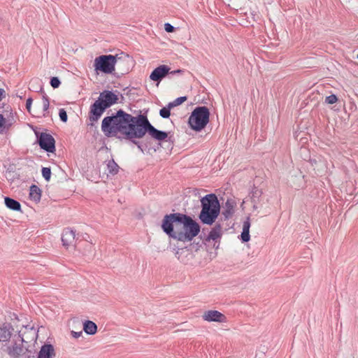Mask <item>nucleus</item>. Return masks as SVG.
Returning a JSON list of instances; mask_svg holds the SVG:
<instances>
[{"mask_svg": "<svg viewBox=\"0 0 358 358\" xmlns=\"http://www.w3.org/2000/svg\"><path fill=\"white\" fill-rule=\"evenodd\" d=\"M5 122L6 120L3 117V115L0 114V134H2L5 130Z\"/></svg>", "mask_w": 358, "mask_h": 358, "instance_id": "nucleus-32", "label": "nucleus"}, {"mask_svg": "<svg viewBox=\"0 0 358 358\" xmlns=\"http://www.w3.org/2000/svg\"><path fill=\"white\" fill-rule=\"evenodd\" d=\"M146 134H148L152 138L158 141H164L168 137L167 132L156 129L150 123L147 115H145L138 133V140L143 138Z\"/></svg>", "mask_w": 358, "mask_h": 358, "instance_id": "nucleus-6", "label": "nucleus"}, {"mask_svg": "<svg viewBox=\"0 0 358 358\" xmlns=\"http://www.w3.org/2000/svg\"><path fill=\"white\" fill-rule=\"evenodd\" d=\"M5 205L10 210L15 211H21V205L19 201L10 197H5Z\"/></svg>", "mask_w": 358, "mask_h": 358, "instance_id": "nucleus-18", "label": "nucleus"}, {"mask_svg": "<svg viewBox=\"0 0 358 358\" xmlns=\"http://www.w3.org/2000/svg\"><path fill=\"white\" fill-rule=\"evenodd\" d=\"M13 329L10 324H3L0 327V342H7L10 340Z\"/></svg>", "mask_w": 358, "mask_h": 358, "instance_id": "nucleus-15", "label": "nucleus"}, {"mask_svg": "<svg viewBox=\"0 0 358 358\" xmlns=\"http://www.w3.org/2000/svg\"><path fill=\"white\" fill-rule=\"evenodd\" d=\"M49 106H50V101H49V99L48 97L46 96V95H43V116L44 117H46L48 115V108H49Z\"/></svg>", "mask_w": 358, "mask_h": 358, "instance_id": "nucleus-26", "label": "nucleus"}, {"mask_svg": "<svg viewBox=\"0 0 358 358\" xmlns=\"http://www.w3.org/2000/svg\"><path fill=\"white\" fill-rule=\"evenodd\" d=\"M252 203V208L254 210H257L259 206H258V204L259 203Z\"/></svg>", "mask_w": 358, "mask_h": 358, "instance_id": "nucleus-37", "label": "nucleus"}, {"mask_svg": "<svg viewBox=\"0 0 358 358\" xmlns=\"http://www.w3.org/2000/svg\"><path fill=\"white\" fill-rule=\"evenodd\" d=\"M24 348L21 345L15 344L11 348H8V355L13 357H17L23 353Z\"/></svg>", "mask_w": 358, "mask_h": 358, "instance_id": "nucleus-21", "label": "nucleus"}, {"mask_svg": "<svg viewBox=\"0 0 358 358\" xmlns=\"http://www.w3.org/2000/svg\"><path fill=\"white\" fill-rule=\"evenodd\" d=\"M202 317L203 320L208 322H217L221 323L227 322V317L222 313L215 310L204 312Z\"/></svg>", "mask_w": 358, "mask_h": 358, "instance_id": "nucleus-10", "label": "nucleus"}, {"mask_svg": "<svg viewBox=\"0 0 358 358\" xmlns=\"http://www.w3.org/2000/svg\"><path fill=\"white\" fill-rule=\"evenodd\" d=\"M186 100H187L186 96H180V97H178L177 99H176L173 101L170 102L169 104L172 108H174L176 106H178L182 104Z\"/></svg>", "mask_w": 358, "mask_h": 358, "instance_id": "nucleus-27", "label": "nucleus"}, {"mask_svg": "<svg viewBox=\"0 0 358 358\" xmlns=\"http://www.w3.org/2000/svg\"><path fill=\"white\" fill-rule=\"evenodd\" d=\"M338 101V98L335 94H331L326 96L325 102L329 104H334Z\"/></svg>", "mask_w": 358, "mask_h": 358, "instance_id": "nucleus-31", "label": "nucleus"}, {"mask_svg": "<svg viewBox=\"0 0 358 358\" xmlns=\"http://www.w3.org/2000/svg\"><path fill=\"white\" fill-rule=\"evenodd\" d=\"M171 108H173L170 106L169 103L166 106L163 107L162 109H160L159 115L163 118H169L171 115Z\"/></svg>", "mask_w": 358, "mask_h": 358, "instance_id": "nucleus-25", "label": "nucleus"}, {"mask_svg": "<svg viewBox=\"0 0 358 358\" xmlns=\"http://www.w3.org/2000/svg\"><path fill=\"white\" fill-rule=\"evenodd\" d=\"M162 229L170 238L185 242L192 241L199 234L201 227L190 216L175 213L164 215Z\"/></svg>", "mask_w": 358, "mask_h": 358, "instance_id": "nucleus-2", "label": "nucleus"}, {"mask_svg": "<svg viewBox=\"0 0 358 358\" xmlns=\"http://www.w3.org/2000/svg\"><path fill=\"white\" fill-rule=\"evenodd\" d=\"M250 217H248L246 220L243 222V231L240 235V239L243 243H247L250 239Z\"/></svg>", "mask_w": 358, "mask_h": 358, "instance_id": "nucleus-16", "label": "nucleus"}, {"mask_svg": "<svg viewBox=\"0 0 358 358\" xmlns=\"http://www.w3.org/2000/svg\"><path fill=\"white\" fill-rule=\"evenodd\" d=\"M83 255L86 256L89 259H92L94 256V248L92 243H85Z\"/></svg>", "mask_w": 358, "mask_h": 358, "instance_id": "nucleus-23", "label": "nucleus"}, {"mask_svg": "<svg viewBox=\"0 0 358 358\" xmlns=\"http://www.w3.org/2000/svg\"><path fill=\"white\" fill-rule=\"evenodd\" d=\"M222 227L220 224H216L208 234V239L215 241L221 236Z\"/></svg>", "mask_w": 358, "mask_h": 358, "instance_id": "nucleus-22", "label": "nucleus"}, {"mask_svg": "<svg viewBox=\"0 0 358 358\" xmlns=\"http://www.w3.org/2000/svg\"><path fill=\"white\" fill-rule=\"evenodd\" d=\"M36 134L38 143L42 150L48 152H54L55 151V140L51 134L45 132L36 133Z\"/></svg>", "mask_w": 358, "mask_h": 358, "instance_id": "nucleus-8", "label": "nucleus"}, {"mask_svg": "<svg viewBox=\"0 0 358 358\" xmlns=\"http://www.w3.org/2000/svg\"><path fill=\"white\" fill-rule=\"evenodd\" d=\"M129 71V68H127L124 71L125 73H127Z\"/></svg>", "mask_w": 358, "mask_h": 358, "instance_id": "nucleus-38", "label": "nucleus"}, {"mask_svg": "<svg viewBox=\"0 0 358 358\" xmlns=\"http://www.w3.org/2000/svg\"><path fill=\"white\" fill-rule=\"evenodd\" d=\"M144 115L145 114L140 113L133 116L120 109L115 114L103 119L101 130L108 137L117 133L122 134L124 139L136 145L143 152L142 145L138 141V136Z\"/></svg>", "mask_w": 358, "mask_h": 358, "instance_id": "nucleus-1", "label": "nucleus"}, {"mask_svg": "<svg viewBox=\"0 0 358 358\" xmlns=\"http://www.w3.org/2000/svg\"><path fill=\"white\" fill-rule=\"evenodd\" d=\"M29 198L35 202H39L41 198V189L36 185L30 187Z\"/></svg>", "mask_w": 358, "mask_h": 358, "instance_id": "nucleus-17", "label": "nucleus"}, {"mask_svg": "<svg viewBox=\"0 0 358 358\" xmlns=\"http://www.w3.org/2000/svg\"><path fill=\"white\" fill-rule=\"evenodd\" d=\"M170 70L171 69L168 66L164 64L160 65L152 71L150 75V78L151 80L159 83L167 76H170L176 74H182L183 73V70L181 69H177L172 71H170Z\"/></svg>", "mask_w": 358, "mask_h": 358, "instance_id": "nucleus-7", "label": "nucleus"}, {"mask_svg": "<svg viewBox=\"0 0 358 358\" xmlns=\"http://www.w3.org/2000/svg\"><path fill=\"white\" fill-rule=\"evenodd\" d=\"M6 91L3 88H0V101H1L4 98H6Z\"/></svg>", "mask_w": 358, "mask_h": 358, "instance_id": "nucleus-35", "label": "nucleus"}, {"mask_svg": "<svg viewBox=\"0 0 358 358\" xmlns=\"http://www.w3.org/2000/svg\"><path fill=\"white\" fill-rule=\"evenodd\" d=\"M164 29L166 32L171 33L174 31L175 27L169 23H166L164 24Z\"/></svg>", "mask_w": 358, "mask_h": 358, "instance_id": "nucleus-33", "label": "nucleus"}, {"mask_svg": "<svg viewBox=\"0 0 358 358\" xmlns=\"http://www.w3.org/2000/svg\"><path fill=\"white\" fill-rule=\"evenodd\" d=\"M32 101H33V99L31 97L28 98L26 101V108L29 113H31V107Z\"/></svg>", "mask_w": 358, "mask_h": 358, "instance_id": "nucleus-34", "label": "nucleus"}, {"mask_svg": "<svg viewBox=\"0 0 358 358\" xmlns=\"http://www.w3.org/2000/svg\"><path fill=\"white\" fill-rule=\"evenodd\" d=\"M108 175L115 176L117 174L120 166L117 164L114 161V159L108 160L106 163Z\"/></svg>", "mask_w": 358, "mask_h": 358, "instance_id": "nucleus-20", "label": "nucleus"}, {"mask_svg": "<svg viewBox=\"0 0 358 358\" xmlns=\"http://www.w3.org/2000/svg\"><path fill=\"white\" fill-rule=\"evenodd\" d=\"M55 356V349L51 344L42 345L37 358H53Z\"/></svg>", "mask_w": 358, "mask_h": 358, "instance_id": "nucleus-14", "label": "nucleus"}, {"mask_svg": "<svg viewBox=\"0 0 358 358\" xmlns=\"http://www.w3.org/2000/svg\"><path fill=\"white\" fill-rule=\"evenodd\" d=\"M59 116L62 122H66L68 120V116L66 111L64 108L59 109Z\"/></svg>", "mask_w": 358, "mask_h": 358, "instance_id": "nucleus-30", "label": "nucleus"}, {"mask_svg": "<svg viewBox=\"0 0 358 358\" xmlns=\"http://www.w3.org/2000/svg\"><path fill=\"white\" fill-rule=\"evenodd\" d=\"M76 231L71 228L64 229L62 235V241L64 246L68 248L72 245L75 242Z\"/></svg>", "mask_w": 358, "mask_h": 358, "instance_id": "nucleus-12", "label": "nucleus"}, {"mask_svg": "<svg viewBox=\"0 0 358 358\" xmlns=\"http://www.w3.org/2000/svg\"><path fill=\"white\" fill-rule=\"evenodd\" d=\"M357 59H358V54H357Z\"/></svg>", "mask_w": 358, "mask_h": 358, "instance_id": "nucleus-39", "label": "nucleus"}, {"mask_svg": "<svg viewBox=\"0 0 358 358\" xmlns=\"http://www.w3.org/2000/svg\"><path fill=\"white\" fill-rule=\"evenodd\" d=\"M133 62L132 58L129 55L121 52L120 55H102L95 58L94 62V69L99 72L106 74L112 73L115 71V66L130 64Z\"/></svg>", "mask_w": 358, "mask_h": 358, "instance_id": "nucleus-3", "label": "nucleus"}, {"mask_svg": "<svg viewBox=\"0 0 358 358\" xmlns=\"http://www.w3.org/2000/svg\"><path fill=\"white\" fill-rule=\"evenodd\" d=\"M71 334H72L73 338H79L83 334V332L82 331L76 332V331H73L71 332Z\"/></svg>", "mask_w": 358, "mask_h": 358, "instance_id": "nucleus-36", "label": "nucleus"}, {"mask_svg": "<svg viewBox=\"0 0 358 358\" xmlns=\"http://www.w3.org/2000/svg\"><path fill=\"white\" fill-rule=\"evenodd\" d=\"M210 112L206 106H197L192 112L188 124L196 131H201L209 122Z\"/></svg>", "mask_w": 358, "mask_h": 358, "instance_id": "nucleus-5", "label": "nucleus"}, {"mask_svg": "<svg viewBox=\"0 0 358 358\" xmlns=\"http://www.w3.org/2000/svg\"><path fill=\"white\" fill-rule=\"evenodd\" d=\"M107 109L99 99L90 106L89 119L91 122H96Z\"/></svg>", "mask_w": 358, "mask_h": 358, "instance_id": "nucleus-9", "label": "nucleus"}, {"mask_svg": "<svg viewBox=\"0 0 358 358\" xmlns=\"http://www.w3.org/2000/svg\"><path fill=\"white\" fill-rule=\"evenodd\" d=\"M42 176L46 181H49L51 178V169L48 167H43L41 170Z\"/></svg>", "mask_w": 358, "mask_h": 358, "instance_id": "nucleus-28", "label": "nucleus"}, {"mask_svg": "<svg viewBox=\"0 0 358 358\" xmlns=\"http://www.w3.org/2000/svg\"><path fill=\"white\" fill-rule=\"evenodd\" d=\"M236 206V203L235 200L232 199H228L227 200L222 212V215H223L224 220H229L234 215Z\"/></svg>", "mask_w": 358, "mask_h": 358, "instance_id": "nucleus-13", "label": "nucleus"}, {"mask_svg": "<svg viewBox=\"0 0 358 358\" xmlns=\"http://www.w3.org/2000/svg\"><path fill=\"white\" fill-rule=\"evenodd\" d=\"M98 99L107 108L116 103L118 100L117 96L110 90H104L101 92Z\"/></svg>", "mask_w": 358, "mask_h": 358, "instance_id": "nucleus-11", "label": "nucleus"}, {"mask_svg": "<svg viewBox=\"0 0 358 358\" xmlns=\"http://www.w3.org/2000/svg\"><path fill=\"white\" fill-rule=\"evenodd\" d=\"M201 210L199 215L201 222L212 225L220 213V203L216 194H206L201 199Z\"/></svg>", "mask_w": 358, "mask_h": 358, "instance_id": "nucleus-4", "label": "nucleus"}, {"mask_svg": "<svg viewBox=\"0 0 358 358\" xmlns=\"http://www.w3.org/2000/svg\"><path fill=\"white\" fill-rule=\"evenodd\" d=\"M262 194V192L261 189L254 188L250 195L251 203H259Z\"/></svg>", "mask_w": 358, "mask_h": 358, "instance_id": "nucleus-24", "label": "nucleus"}, {"mask_svg": "<svg viewBox=\"0 0 358 358\" xmlns=\"http://www.w3.org/2000/svg\"><path fill=\"white\" fill-rule=\"evenodd\" d=\"M83 330L87 334L94 335L96 333L97 326L94 322L87 320L83 324Z\"/></svg>", "mask_w": 358, "mask_h": 358, "instance_id": "nucleus-19", "label": "nucleus"}, {"mask_svg": "<svg viewBox=\"0 0 358 358\" xmlns=\"http://www.w3.org/2000/svg\"><path fill=\"white\" fill-rule=\"evenodd\" d=\"M50 83L54 89L58 88L61 85V82L57 77H52Z\"/></svg>", "mask_w": 358, "mask_h": 358, "instance_id": "nucleus-29", "label": "nucleus"}]
</instances>
